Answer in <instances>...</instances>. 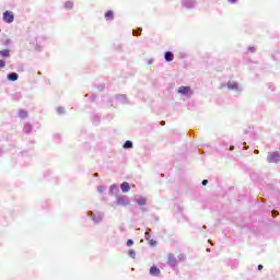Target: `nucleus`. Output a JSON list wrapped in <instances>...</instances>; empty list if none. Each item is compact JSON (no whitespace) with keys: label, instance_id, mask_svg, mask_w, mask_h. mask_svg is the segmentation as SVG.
<instances>
[{"label":"nucleus","instance_id":"obj_1","mask_svg":"<svg viewBox=\"0 0 280 280\" xmlns=\"http://www.w3.org/2000/svg\"><path fill=\"white\" fill-rule=\"evenodd\" d=\"M85 215L95 226L102 224V222H104V218H106V214L100 210H89Z\"/></svg>","mask_w":280,"mask_h":280},{"label":"nucleus","instance_id":"obj_2","mask_svg":"<svg viewBox=\"0 0 280 280\" xmlns=\"http://www.w3.org/2000/svg\"><path fill=\"white\" fill-rule=\"evenodd\" d=\"M214 150L215 152H219V154H222V156H229V152H233L235 145L230 144L226 141H221Z\"/></svg>","mask_w":280,"mask_h":280},{"label":"nucleus","instance_id":"obj_3","mask_svg":"<svg viewBox=\"0 0 280 280\" xmlns=\"http://www.w3.org/2000/svg\"><path fill=\"white\" fill-rule=\"evenodd\" d=\"M177 93L179 95H184V97H191L194 95V91L191 90V86L182 85L178 88Z\"/></svg>","mask_w":280,"mask_h":280},{"label":"nucleus","instance_id":"obj_4","mask_svg":"<svg viewBox=\"0 0 280 280\" xmlns=\"http://www.w3.org/2000/svg\"><path fill=\"white\" fill-rule=\"evenodd\" d=\"M115 205L118 207H128V205H130V199H128V197L125 195L117 196Z\"/></svg>","mask_w":280,"mask_h":280},{"label":"nucleus","instance_id":"obj_5","mask_svg":"<svg viewBox=\"0 0 280 280\" xmlns=\"http://www.w3.org/2000/svg\"><path fill=\"white\" fill-rule=\"evenodd\" d=\"M226 86L229 91H235L236 93H242L244 91L237 81H229Z\"/></svg>","mask_w":280,"mask_h":280},{"label":"nucleus","instance_id":"obj_6","mask_svg":"<svg viewBox=\"0 0 280 280\" xmlns=\"http://www.w3.org/2000/svg\"><path fill=\"white\" fill-rule=\"evenodd\" d=\"M182 8H185L186 10H194L196 5H198L197 0H180Z\"/></svg>","mask_w":280,"mask_h":280},{"label":"nucleus","instance_id":"obj_7","mask_svg":"<svg viewBox=\"0 0 280 280\" xmlns=\"http://www.w3.org/2000/svg\"><path fill=\"white\" fill-rule=\"evenodd\" d=\"M166 264L172 268V270H176V267L178 266V259L176 256H174V254H168Z\"/></svg>","mask_w":280,"mask_h":280},{"label":"nucleus","instance_id":"obj_8","mask_svg":"<svg viewBox=\"0 0 280 280\" xmlns=\"http://www.w3.org/2000/svg\"><path fill=\"white\" fill-rule=\"evenodd\" d=\"M268 163H280V153L279 151H275L272 153H269L267 156Z\"/></svg>","mask_w":280,"mask_h":280},{"label":"nucleus","instance_id":"obj_9","mask_svg":"<svg viewBox=\"0 0 280 280\" xmlns=\"http://www.w3.org/2000/svg\"><path fill=\"white\" fill-rule=\"evenodd\" d=\"M4 23H14V13L12 11H4L2 14Z\"/></svg>","mask_w":280,"mask_h":280},{"label":"nucleus","instance_id":"obj_10","mask_svg":"<svg viewBox=\"0 0 280 280\" xmlns=\"http://www.w3.org/2000/svg\"><path fill=\"white\" fill-rule=\"evenodd\" d=\"M115 101L118 104H122V105L129 104V101H128V97L126 96V94H117L115 96Z\"/></svg>","mask_w":280,"mask_h":280},{"label":"nucleus","instance_id":"obj_11","mask_svg":"<svg viewBox=\"0 0 280 280\" xmlns=\"http://www.w3.org/2000/svg\"><path fill=\"white\" fill-rule=\"evenodd\" d=\"M149 275H151V277H161V269L159 266L153 265L149 269Z\"/></svg>","mask_w":280,"mask_h":280},{"label":"nucleus","instance_id":"obj_12","mask_svg":"<svg viewBox=\"0 0 280 280\" xmlns=\"http://www.w3.org/2000/svg\"><path fill=\"white\" fill-rule=\"evenodd\" d=\"M108 194L109 196H117V194H119V186H117V184L110 185Z\"/></svg>","mask_w":280,"mask_h":280},{"label":"nucleus","instance_id":"obj_13","mask_svg":"<svg viewBox=\"0 0 280 280\" xmlns=\"http://www.w3.org/2000/svg\"><path fill=\"white\" fill-rule=\"evenodd\" d=\"M104 16L105 21H115V12L113 10H107Z\"/></svg>","mask_w":280,"mask_h":280},{"label":"nucleus","instance_id":"obj_14","mask_svg":"<svg viewBox=\"0 0 280 280\" xmlns=\"http://www.w3.org/2000/svg\"><path fill=\"white\" fill-rule=\"evenodd\" d=\"M7 80L9 82H16V80H19V73L16 72H10L7 74Z\"/></svg>","mask_w":280,"mask_h":280},{"label":"nucleus","instance_id":"obj_15","mask_svg":"<svg viewBox=\"0 0 280 280\" xmlns=\"http://www.w3.org/2000/svg\"><path fill=\"white\" fill-rule=\"evenodd\" d=\"M92 124H93V126H97L98 124H102V115L94 114L92 116Z\"/></svg>","mask_w":280,"mask_h":280},{"label":"nucleus","instance_id":"obj_16","mask_svg":"<svg viewBox=\"0 0 280 280\" xmlns=\"http://www.w3.org/2000/svg\"><path fill=\"white\" fill-rule=\"evenodd\" d=\"M120 189L122 194H128V191H130V183L128 182H122L120 184Z\"/></svg>","mask_w":280,"mask_h":280},{"label":"nucleus","instance_id":"obj_17","mask_svg":"<svg viewBox=\"0 0 280 280\" xmlns=\"http://www.w3.org/2000/svg\"><path fill=\"white\" fill-rule=\"evenodd\" d=\"M11 56V50L5 48V49H2L0 50V58H2L3 60L10 58Z\"/></svg>","mask_w":280,"mask_h":280},{"label":"nucleus","instance_id":"obj_18","mask_svg":"<svg viewBox=\"0 0 280 280\" xmlns=\"http://www.w3.org/2000/svg\"><path fill=\"white\" fill-rule=\"evenodd\" d=\"M164 60L166 62H172L174 60V52L167 50L164 52Z\"/></svg>","mask_w":280,"mask_h":280},{"label":"nucleus","instance_id":"obj_19","mask_svg":"<svg viewBox=\"0 0 280 280\" xmlns=\"http://www.w3.org/2000/svg\"><path fill=\"white\" fill-rule=\"evenodd\" d=\"M32 130H34V126H32V124H30V122H26L24 125L23 132L25 135H32Z\"/></svg>","mask_w":280,"mask_h":280},{"label":"nucleus","instance_id":"obj_20","mask_svg":"<svg viewBox=\"0 0 280 280\" xmlns=\"http://www.w3.org/2000/svg\"><path fill=\"white\" fill-rule=\"evenodd\" d=\"M205 147L208 149V150H202L200 148H197L196 149V152H198V154H211V150H213L211 147H209V144H205Z\"/></svg>","mask_w":280,"mask_h":280},{"label":"nucleus","instance_id":"obj_21","mask_svg":"<svg viewBox=\"0 0 280 280\" xmlns=\"http://www.w3.org/2000/svg\"><path fill=\"white\" fill-rule=\"evenodd\" d=\"M136 202L139 207H145V205H148V199L145 197H139L136 199Z\"/></svg>","mask_w":280,"mask_h":280},{"label":"nucleus","instance_id":"obj_22","mask_svg":"<svg viewBox=\"0 0 280 280\" xmlns=\"http://www.w3.org/2000/svg\"><path fill=\"white\" fill-rule=\"evenodd\" d=\"M124 150H132L135 148V144L131 140H126L122 144Z\"/></svg>","mask_w":280,"mask_h":280},{"label":"nucleus","instance_id":"obj_23","mask_svg":"<svg viewBox=\"0 0 280 280\" xmlns=\"http://www.w3.org/2000/svg\"><path fill=\"white\" fill-rule=\"evenodd\" d=\"M271 58L276 62H280V48L278 50H276L273 54H271Z\"/></svg>","mask_w":280,"mask_h":280},{"label":"nucleus","instance_id":"obj_24","mask_svg":"<svg viewBox=\"0 0 280 280\" xmlns=\"http://www.w3.org/2000/svg\"><path fill=\"white\" fill-rule=\"evenodd\" d=\"M144 240H147V242L152 240V229L147 228V230L144 232Z\"/></svg>","mask_w":280,"mask_h":280},{"label":"nucleus","instance_id":"obj_25","mask_svg":"<svg viewBox=\"0 0 280 280\" xmlns=\"http://www.w3.org/2000/svg\"><path fill=\"white\" fill-rule=\"evenodd\" d=\"M35 46L34 49L35 51H43V45H40V42H38V38L35 39V43H33Z\"/></svg>","mask_w":280,"mask_h":280},{"label":"nucleus","instance_id":"obj_26","mask_svg":"<svg viewBox=\"0 0 280 280\" xmlns=\"http://www.w3.org/2000/svg\"><path fill=\"white\" fill-rule=\"evenodd\" d=\"M22 95H21V92H15L13 94H11V100L13 102H19L21 100Z\"/></svg>","mask_w":280,"mask_h":280},{"label":"nucleus","instance_id":"obj_27","mask_svg":"<svg viewBox=\"0 0 280 280\" xmlns=\"http://www.w3.org/2000/svg\"><path fill=\"white\" fill-rule=\"evenodd\" d=\"M18 115H19L20 119H26V117L28 116V113L25 109H20Z\"/></svg>","mask_w":280,"mask_h":280},{"label":"nucleus","instance_id":"obj_28","mask_svg":"<svg viewBox=\"0 0 280 280\" xmlns=\"http://www.w3.org/2000/svg\"><path fill=\"white\" fill-rule=\"evenodd\" d=\"M128 257H130L131 259H136L137 257V252L135 249H129L127 253Z\"/></svg>","mask_w":280,"mask_h":280},{"label":"nucleus","instance_id":"obj_29","mask_svg":"<svg viewBox=\"0 0 280 280\" xmlns=\"http://www.w3.org/2000/svg\"><path fill=\"white\" fill-rule=\"evenodd\" d=\"M65 9L66 10H73V2L72 1L65 2Z\"/></svg>","mask_w":280,"mask_h":280},{"label":"nucleus","instance_id":"obj_30","mask_svg":"<svg viewBox=\"0 0 280 280\" xmlns=\"http://www.w3.org/2000/svg\"><path fill=\"white\" fill-rule=\"evenodd\" d=\"M141 32H143V28L138 27L132 31L133 36H141Z\"/></svg>","mask_w":280,"mask_h":280},{"label":"nucleus","instance_id":"obj_31","mask_svg":"<svg viewBox=\"0 0 280 280\" xmlns=\"http://www.w3.org/2000/svg\"><path fill=\"white\" fill-rule=\"evenodd\" d=\"M57 115H67L65 107L62 106L57 107Z\"/></svg>","mask_w":280,"mask_h":280},{"label":"nucleus","instance_id":"obj_32","mask_svg":"<svg viewBox=\"0 0 280 280\" xmlns=\"http://www.w3.org/2000/svg\"><path fill=\"white\" fill-rule=\"evenodd\" d=\"M21 156H32V151L30 150H23L20 152Z\"/></svg>","mask_w":280,"mask_h":280},{"label":"nucleus","instance_id":"obj_33","mask_svg":"<svg viewBox=\"0 0 280 280\" xmlns=\"http://www.w3.org/2000/svg\"><path fill=\"white\" fill-rule=\"evenodd\" d=\"M148 242H149V245H150L152 248H154V246H156V245L159 244V242H156V240H154V238H151V240H149Z\"/></svg>","mask_w":280,"mask_h":280},{"label":"nucleus","instance_id":"obj_34","mask_svg":"<svg viewBox=\"0 0 280 280\" xmlns=\"http://www.w3.org/2000/svg\"><path fill=\"white\" fill-rule=\"evenodd\" d=\"M176 259H177V262L185 261L187 259V256H185V254H179Z\"/></svg>","mask_w":280,"mask_h":280},{"label":"nucleus","instance_id":"obj_35","mask_svg":"<svg viewBox=\"0 0 280 280\" xmlns=\"http://www.w3.org/2000/svg\"><path fill=\"white\" fill-rule=\"evenodd\" d=\"M98 194H104L106 191V186L100 185L97 186Z\"/></svg>","mask_w":280,"mask_h":280},{"label":"nucleus","instance_id":"obj_36","mask_svg":"<svg viewBox=\"0 0 280 280\" xmlns=\"http://www.w3.org/2000/svg\"><path fill=\"white\" fill-rule=\"evenodd\" d=\"M42 209H49V200L42 202Z\"/></svg>","mask_w":280,"mask_h":280},{"label":"nucleus","instance_id":"obj_37","mask_svg":"<svg viewBox=\"0 0 280 280\" xmlns=\"http://www.w3.org/2000/svg\"><path fill=\"white\" fill-rule=\"evenodd\" d=\"M126 246H128V247L135 246V241L132 238H128L126 242Z\"/></svg>","mask_w":280,"mask_h":280},{"label":"nucleus","instance_id":"obj_38","mask_svg":"<svg viewBox=\"0 0 280 280\" xmlns=\"http://www.w3.org/2000/svg\"><path fill=\"white\" fill-rule=\"evenodd\" d=\"M3 45H4V47H9V45H12V39L7 38V39L3 42Z\"/></svg>","mask_w":280,"mask_h":280},{"label":"nucleus","instance_id":"obj_39","mask_svg":"<svg viewBox=\"0 0 280 280\" xmlns=\"http://www.w3.org/2000/svg\"><path fill=\"white\" fill-rule=\"evenodd\" d=\"M257 49L255 48V46H248L247 47V51H249L250 54H255Z\"/></svg>","mask_w":280,"mask_h":280},{"label":"nucleus","instance_id":"obj_40","mask_svg":"<svg viewBox=\"0 0 280 280\" xmlns=\"http://www.w3.org/2000/svg\"><path fill=\"white\" fill-rule=\"evenodd\" d=\"M0 69H5V59H0Z\"/></svg>","mask_w":280,"mask_h":280},{"label":"nucleus","instance_id":"obj_41","mask_svg":"<svg viewBox=\"0 0 280 280\" xmlns=\"http://www.w3.org/2000/svg\"><path fill=\"white\" fill-rule=\"evenodd\" d=\"M104 89H106V85H104V84H100V85H97V90L98 91H104Z\"/></svg>","mask_w":280,"mask_h":280},{"label":"nucleus","instance_id":"obj_42","mask_svg":"<svg viewBox=\"0 0 280 280\" xmlns=\"http://www.w3.org/2000/svg\"><path fill=\"white\" fill-rule=\"evenodd\" d=\"M201 185H202V187H207V185H209V179H203L201 182Z\"/></svg>","mask_w":280,"mask_h":280},{"label":"nucleus","instance_id":"obj_43","mask_svg":"<svg viewBox=\"0 0 280 280\" xmlns=\"http://www.w3.org/2000/svg\"><path fill=\"white\" fill-rule=\"evenodd\" d=\"M95 100H97V96H96L95 94H92V95L90 96V101H91V102H95Z\"/></svg>","mask_w":280,"mask_h":280},{"label":"nucleus","instance_id":"obj_44","mask_svg":"<svg viewBox=\"0 0 280 280\" xmlns=\"http://www.w3.org/2000/svg\"><path fill=\"white\" fill-rule=\"evenodd\" d=\"M60 137H61V136H60L59 133H55V135H54V139H55L56 141H60Z\"/></svg>","mask_w":280,"mask_h":280},{"label":"nucleus","instance_id":"obj_45","mask_svg":"<svg viewBox=\"0 0 280 280\" xmlns=\"http://www.w3.org/2000/svg\"><path fill=\"white\" fill-rule=\"evenodd\" d=\"M140 211H142V213H148V208H147V207L141 206Z\"/></svg>","mask_w":280,"mask_h":280},{"label":"nucleus","instance_id":"obj_46","mask_svg":"<svg viewBox=\"0 0 280 280\" xmlns=\"http://www.w3.org/2000/svg\"><path fill=\"white\" fill-rule=\"evenodd\" d=\"M47 176H51V171H46V172L44 173V177L47 178Z\"/></svg>","mask_w":280,"mask_h":280},{"label":"nucleus","instance_id":"obj_47","mask_svg":"<svg viewBox=\"0 0 280 280\" xmlns=\"http://www.w3.org/2000/svg\"><path fill=\"white\" fill-rule=\"evenodd\" d=\"M269 90H270V91H275V84L270 83V84H269Z\"/></svg>","mask_w":280,"mask_h":280},{"label":"nucleus","instance_id":"obj_48","mask_svg":"<svg viewBox=\"0 0 280 280\" xmlns=\"http://www.w3.org/2000/svg\"><path fill=\"white\" fill-rule=\"evenodd\" d=\"M241 145L243 147V150H248V145H246V143H241Z\"/></svg>","mask_w":280,"mask_h":280},{"label":"nucleus","instance_id":"obj_49","mask_svg":"<svg viewBox=\"0 0 280 280\" xmlns=\"http://www.w3.org/2000/svg\"><path fill=\"white\" fill-rule=\"evenodd\" d=\"M105 119H113V115L107 114V115L105 116Z\"/></svg>","mask_w":280,"mask_h":280},{"label":"nucleus","instance_id":"obj_50","mask_svg":"<svg viewBox=\"0 0 280 280\" xmlns=\"http://www.w3.org/2000/svg\"><path fill=\"white\" fill-rule=\"evenodd\" d=\"M229 3L235 4L237 3V0H228Z\"/></svg>","mask_w":280,"mask_h":280},{"label":"nucleus","instance_id":"obj_51","mask_svg":"<svg viewBox=\"0 0 280 280\" xmlns=\"http://www.w3.org/2000/svg\"><path fill=\"white\" fill-rule=\"evenodd\" d=\"M257 270H264V265H258Z\"/></svg>","mask_w":280,"mask_h":280},{"label":"nucleus","instance_id":"obj_52","mask_svg":"<svg viewBox=\"0 0 280 280\" xmlns=\"http://www.w3.org/2000/svg\"><path fill=\"white\" fill-rule=\"evenodd\" d=\"M154 62V59H149L148 65H152Z\"/></svg>","mask_w":280,"mask_h":280},{"label":"nucleus","instance_id":"obj_53","mask_svg":"<svg viewBox=\"0 0 280 280\" xmlns=\"http://www.w3.org/2000/svg\"><path fill=\"white\" fill-rule=\"evenodd\" d=\"M187 135L191 137L194 135V130H189Z\"/></svg>","mask_w":280,"mask_h":280},{"label":"nucleus","instance_id":"obj_54","mask_svg":"<svg viewBox=\"0 0 280 280\" xmlns=\"http://www.w3.org/2000/svg\"><path fill=\"white\" fill-rule=\"evenodd\" d=\"M0 156H3V149L0 147Z\"/></svg>","mask_w":280,"mask_h":280},{"label":"nucleus","instance_id":"obj_55","mask_svg":"<svg viewBox=\"0 0 280 280\" xmlns=\"http://www.w3.org/2000/svg\"><path fill=\"white\" fill-rule=\"evenodd\" d=\"M236 266H237V260H234L233 261V267L236 268Z\"/></svg>","mask_w":280,"mask_h":280},{"label":"nucleus","instance_id":"obj_56","mask_svg":"<svg viewBox=\"0 0 280 280\" xmlns=\"http://www.w3.org/2000/svg\"><path fill=\"white\" fill-rule=\"evenodd\" d=\"M160 124H161V126H165V121L164 120H162Z\"/></svg>","mask_w":280,"mask_h":280},{"label":"nucleus","instance_id":"obj_57","mask_svg":"<svg viewBox=\"0 0 280 280\" xmlns=\"http://www.w3.org/2000/svg\"><path fill=\"white\" fill-rule=\"evenodd\" d=\"M208 242H209V244L213 245V241H211V240H208Z\"/></svg>","mask_w":280,"mask_h":280},{"label":"nucleus","instance_id":"obj_58","mask_svg":"<svg viewBox=\"0 0 280 280\" xmlns=\"http://www.w3.org/2000/svg\"><path fill=\"white\" fill-rule=\"evenodd\" d=\"M255 154H259V150H255Z\"/></svg>","mask_w":280,"mask_h":280},{"label":"nucleus","instance_id":"obj_59","mask_svg":"<svg viewBox=\"0 0 280 280\" xmlns=\"http://www.w3.org/2000/svg\"><path fill=\"white\" fill-rule=\"evenodd\" d=\"M207 253H211V248H207Z\"/></svg>","mask_w":280,"mask_h":280},{"label":"nucleus","instance_id":"obj_60","mask_svg":"<svg viewBox=\"0 0 280 280\" xmlns=\"http://www.w3.org/2000/svg\"><path fill=\"white\" fill-rule=\"evenodd\" d=\"M112 106L115 108V104H112Z\"/></svg>","mask_w":280,"mask_h":280},{"label":"nucleus","instance_id":"obj_61","mask_svg":"<svg viewBox=\"0 0 280 280\" xmlns=\"http://www.w3.org/2000/svg\"><path fill=\"white\" fill-rule=\"evenodd\" d=\"M203 229H207V225H203Z\"/></svg>","mask_w":280,"mask_h":280},{"label":"nucleus","instance_id":"obj_62","mask_svg":"<svg viewBox=\"0 0 280 280\" xmlns=\"http://www.w3.org/2000/svg\"><path fill=\"white\" fill-rule=\"evenodd\" d=\"M155 220H159V218H155Z\"/></svg>","mask_w":280,"mask_h":280},{"label":"nucleus","instance_id":"obj_63","mask_svg":"<svg viewBox=\"0 0 280 280\" xmlns=\"http://www.w3.org/2000/svg\"><path fill=\"white\" fill-rule=\"evenodd\" d=\"M0 34H1V28H0Z\"/></svg>","mask_w":280,"mask_h":280}]
</instances>
